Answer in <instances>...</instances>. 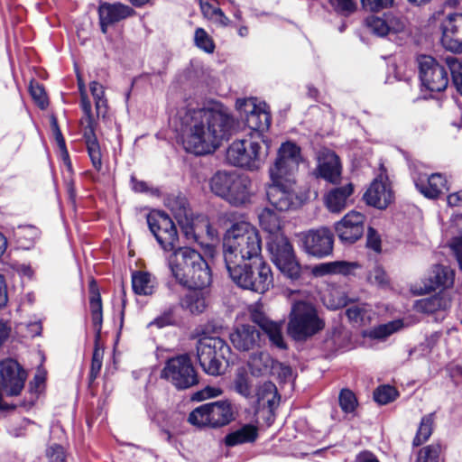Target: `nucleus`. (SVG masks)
I'll list each match as a JSON object with an SVG mask.
<instances>
[{
	"label": "nucleus",
	"mask_w": 462,
	"mask_h": 462,
	"mask_svg": "<svg viewBox=\"0 0 462 462\" xmlns=\"http://www.w3.org/2000/svg\"><path fill=\"white\" fill-rule=\"evenodd\" d=\"M171 296H173L175 302L172 303L169 307V309L162 313V316L156 318L151 323V325H155L158 328H163L165 326L170 325L172 322L173 313H174V310L176 309V302L179 300V298L176 295H174V294H171Z\"/></svg>",
	"instance_id": "nucleus-51"
},
{
	"label": "nucleus",
	"mask_w": 462,
	"mask_h": 462,
	"mask_svg": "<svg viewBox=\"0 0 462 462\" xmlns=\"http://www.w3.org/2000/svg\"><path fill=\"white\" fill-rule=\"evenodd\" d=\"M356 397L349 390H342L339 395V404L346 412H351L356 408Z\"/></svg>",
	"instance_id": "nucleus-54"
},
{
	"label": "nucleus",
	"mask_w": 462,
	"mask_h": 462,
	"mask_svg": "<svg viewBox=\"0 0 462 462\" xmlns=\"http://www.w3.org/2000/svg\"><path fill=\"white\" fill-rule=\"evenodd\" d=\"M442 46L452 52H462V14L447 15L439 23Z\"/></svg>",
	"instance_id": "nucleus-18"
},
{
	"label": "nucleus",
	"mask_w": 462,
	"mask_h": 462,
	"mask_svg": "<svg viewBox=\"0 0 462 462\" xmlns=\"http://www.w3.org/2000/svg\"><path fill=\"white\" fill-rule=\"evenodd\" d=\"M451 306L450 298L445 293H438L434 296L418 300L415 309L422 313H434L439 310H446Z\"/></svg>",
	"instance_id": "nucleus-31"
},
{
	"label": "nucleus",
	"mask_w": 462,
	"mask_h": 462,
	"mask_svg": "<svg viewBox=\"0 0 462 462\" xmlns=\"http://www.w3.org/2000/svg\"><path fill=\"white\" fill-rule=\"evenodd\" d=\"M365 201L374 208L383 209L393 200L392 185L386 169L381 165L380 172L364 194Z\"/></svg>",
	"instance_id": "nucleus-17"
},
{
	"label": "nucleus",
	"mask_w": 462,
	"mask_h": 462,
	"mask_svg": "<svg viewBox=\"0 0 462 462\" xmlns=\"http://www.w3.org/2000/svg\"><path fill=\"white\" fill-rule=\"evenodd\" d=\"M366 245L369 248L374 252L379 253L381 251V238L377 234L376 230L373 227H369L367 230Z\"/></svg>",
	"instance_id": "nucleus-57"
},
{
	"label": "nucleus",
	"mask_w": 462,
	"mask_h": 462,
	"mask_svg": "<svg viewBox=\"0 0 462 462\" xmlns=\"http://www.w3.org/2000/svg\"><path fill=\"white\" fill-rule=\"evenodd\" d=\"M236 106L241 119L250 129L248 136L263 140V133L271 125V115L266 104L254 97H248L237 99Z\"/></svg>",
	"instance_id": "nucleus-9"
},
{
	"label": "nucleus",
	"mask_w": 462,
	"mask_h": 462,
	"mask_svg": "<svg viewBox=\"0 0 462 462\" xmlns=\"http://www.w3.org/2000/svg\"><path fill=\"white\" fill-rule=\"evenodd\" d=\"M46 457L49 462H66L65 450L59 444H51L47 448Z\"/></svg>",
	"instance_id": "nucleus-53"
},
{
	"label": "nucleus",
	"mask_w": 462,
	"mask_h": 462,
	"mask_svg": "<svg viewBox=\"0 0 462 462\" xmlns=\"http://www.w3.org/2000/svg\"><path fill=\"white\" fill-rule=\"evenodd\" d=\"M209 187L216 196L235 207L245 205L254 194L251 179L236 171H217L209 180Z\"/></svg>",
	"instance_id": "nucleus-4"
},
{
	"label": "nucleus",
	"mask_w": 462,
	"mask_h": 462,
	"mask_svg": "<svg viewBox=\"0 0 462 462\" xmlns=\"http://www.w3.org/2000/svg\"><path fill=\"white\" fill-rule=\"evenodd\" d=\"M365 220V217L358 211L352 210L345 215L334 226L339 240L345 244H353L361 238L364 233Z\"/></svg>",
	"instance_id": "nucleus-19"
},
{
	"label": "nucleus",
	"mask_w": 462,
	"mask_h": 462,
	"mask_svg": "<svg viewBox=\"0 0 462 462\" xmlns=\"http://www.w3.org/2000/svg\"><path fill=\"white\" fill-rule=\"evenodd\" d=\"M454 271L443 265H435L429 278L430 284L425 285L424 289L420 290V293H427L439 287L448 288L454 283Z\"/></svg>",
	"instance_id": "nucleus-27"
},
{
	"label": "nucleus",
	"mask_w": 462,
	"mask_h": 462,
	"mask_svg": "<svg viewBox=\"0 0 462 462\" xmlns=\"http://www.w3.org/2000/svg\"><path fill=\"white\" fill-rule=\"evenodd\" d=\"M29 91L32 99L42 109H44L48 106L47 96L42 85L38 82L32 81L30 83Z\"/></svg>",
	"instance_id": "nucleus-50"
},
{
	"label": "nucleus",
	"mask_w": 462,
	"mask_h": 462,
	"mask_svg": "<svg viewBox=\"0 0 462 462\" xmlns=\"http://www.w3.org/2000/svg\"><path fill=\"white\" fill-rule=\"evenodd\" d=\"M451 248L455 252L457 260L459 266L462 270V236L453 239V241L451 243Z\"/></svg>",
	"instance_id": "nucleus-61"
},
{
	"label": "nucleus",
	"mask_w": 462,
	"mask_h": 462,
	"mask_svg": "<svg viewBox=\"0 0 462 462\" xmlns=\"http://www.w3.org/2000/svg\"><path fill=\"white\" fill-rule=\"evenodd\" d=\"M447 65L450 70L453 82L462 95V60L456 57H448Z\"/></svg>",
	"instance_id": "nucleus-43"
},
{
	"label": "nucleus",
	"mask_w": 462,
	"mask_h": 462,
	"mask_svg": "<svg viewBox=\"0 0 462 462\" xmlns=\"http://www.w3.org/2000/svg\"><path fill=\"white\" fill-rule=\"evenodd\" d=\"M364 312L365 309L363 307L359 305H353L346 310V314L349 320L357 323L363 320Z\"/></svg>",
	"instance_id": "nucleus-59"
},
{
	"label": "nucleus",
	"mask_w": 462,
	"mask_h": 462,
	"mask_svg": "<svg viewBox=\"0 0 462 462\" xmlns=\"http://www.w3.org/2000/svg\"><path fill=\"white\" fill-rule=\"evenodd\" d=\"M368 280L371 283L383 285L387 282V276L384 270L380 266H374L368 274Z\"/></svg>",
	"instance_id": "nucleus-56"
},
{
	"label": "nucleus",
	"mask_w": 462,
	"mask_h": 462,
	"mask_svg": "<svg viewBox=\"0 0 462 462\" xmlns=\"http://www.w3.org/2000/svg\"><path fill=\"white\" fill-rule=\"evenodd\" d=\"M270 374H276L284 381L291 380L292 378V370L289 365L274 361L273 366L270 371Z\"/></svg>",
	"instance_id": "nucleus-55"
},
{
	"label": "nucleus",
	"mask_w": 462,
	"mask_h": 462,
	"mask_svg": "<svg viewBox=\"0 0 462 462\" xmlns=\"http://www.w3.org/2000/svg\"><path fill=\"white\" fill-rule=\"evenodd\" d=\"M433 413L422 417L416 436L412 441L413 446H420L430 439L433 431Z\"/></svg>",
	"instance_id": "nucleus-39"
},
{
	"label": "nucleus",
	"mask_w": 462,
	"mask_h": 462,
	"mask_svg": "<svg viewBox=\"0 0 462 462\" xmlns=\"http://www.w3.org/2000/svg\"><path fill=\"white\" fill-rule=\"evenodd\" d=\"M80 125L91 163L99 171L102 169V153L95 134V120L86 121L84 125Z\"/></svg>",
	"instance_id": "nucleus-26"
},
{
	"label": "nucleus",
	"mask_w": 462,
	"mask_h": 462,
	"mask_svg": "<svg viewBox=\"0 0 462 462\" xmlns=\"http://www.w3.org/2000/svg\"><path fill=\"white\" fill-rule=\"evenodd\" d=\"M165 206L171 211L178 223L183 226L184 232L189 236L192 227L189 225L191 211L188 207L187 199L181 196L171 195L165 199Z\"/></svg>",
	"instance_id": "nucleus-25"
},
{
	"label": "nucleus",
	"mask_w": 462,
	"mask_h": 462,
	"mask_svg": "<svg viewBox=\"0 0 462 462\" xmlns=\"http://www.w3.org/2000/svg\"><path fill=\"white\" fill-rule=\"evenodd\" d=\"M353 190L351 183L332 189L325 197L328 209L332 213L341 212L346 207L347 199L352 195Z\"/></svg>",
	"instance_id": "nucleus-28"
},
{
	"label": "nucleus",
	"mask_w": 462,
	"mask_h": 462,
	"mask_svg": "<svg viewBox=\"0 0 462 462\" xmlns=\"http://www.w3.org/2000/svg\"><path fill=\"white\" fill-rule=\"evenodd\" d=\"M11 330L12 328L8 322L0 320V346L7 340Z\"/></svg>",
	"instance_id": "nucleus-62"
},
{
	"label": "nucleus",
	"mask_w": 462,
	"mask_h": 462,
	"mask_svg": "<svg viewBox=\"0 0 462 462\" xmlns=\"http://www.w3.org/2000/svg\"><path fill=\"white\" fill-rule=\"evenodd\" d=\"M358 264L356 263H350L346 261H335L328 263H322L315 265L312 268V273L315 276H324L327 274H349L353 270L356 269Z\"/></svg>",
	"instance_id": "nucleus-32"
},
{
	"label": "nucleus",
	"mask_w": 462,
	"mask_h": 462,
	"mask_svg": "<svg viewBox=\"0 0 462 462\" xmlns=\"http://www.w3.org/2000/svg\"><path fill=\"white\" fill-rule=\"evenodd\" d=\"M441 446L434 443L420 449L416 462H439Z\"/></svg>",
	"instance_id": "nucleus-44"
},
{
	"label": "nucleus",
	"mask_w": 462,
	"mask_h": 462,
	"mask_svg": "<svg viewBox=\"0 0 462 462\" xmlns=\"http://www.w3.org/2000/svg\"><path fill=\"white\" fill-rule=\"evenodd\" d=\"M418 65L423 87L432 92H441L446 89L448 84V76L443 65L429 55L419 56Z\"/></svg>",
	"instance_id": "nucleus-16"
},
{
	"label": "nucleus",
	"mask_w": 462,
	"mask_h": 462,
	"mask_svg": "<svg viewBox=\"0 0 462 462\" xmlns=\"http://www.w3.org/2000/svg\"><path fill=\"white\" fill-rule=\"evenodd\" d=\"M267 247L272 262L284 275L291 280L300 276V265L296 259L293 247L283 234L270 236Z\"/></svg>",
	"instance_id": "nucleus-11"
},
{
	"label": "nucleus",
	"mask_w": 462,
	"mask_h": 462,
	"mask_svg": "<svg viewBox=\"0 0 462 462\" xmlns=\"http://www.w3.org/2000/svg\"><path fill=\"white\" fill-rule=\"evenodd\" d=\"M182 309L197 315L205 311L208 307L207 296L202 290H192L180 300Z\"/></svg>",
	"instance_id": "nucleus-33"
},
{
	"label": "nucleus",
	"mask_w": 462,
	"mask_h": 462,
	"mask_svg": "<svg viewBox=\"0 0 462 462\" xmlns=\"http://www.w3.org/2000/svg\"><path fill=\"white\" fill-rule=\"evenodd\" d=\"M147 223L163 251L169 253L166 262L175 281L189 290H203L209 286L212 273L208 262L189 246L177 247V229L169 216L162 211H152L147 217Z\"/></svg>",
	"instance_id": "nucleus-1"
},
{
	"label": "nucleus",
	"mask_w": 462,
	"mask_h": 462,
	"mask_svg": "<svg viewBox=\"0 0 462 462\" xmlns=\"http://www.w3.org/2000/svg\"><path fill=\"white\" fill-rule=\"evenodd\" d=\"M274 360L266 352H259L250 356L249 367L253 374L261 375L269 374L273 366Z\"/></svg>",
	"instance_id": "nucleus-37"
},
{
	"label": "nucleus",
	"mask_w": 462,
	"mask_h": 462,
	"mask_svg": "<svg viewBox=\"0 0 462 462\" xmlns=\"http://www.w3.org/2000/svg\"><path fill=\"white\" fill-rule=\"evenodd\" d=\"M195 44L198 48L208 53H212L215 50V43L208 33L202 28H198L194 35Z\"/></svg>",
	"instance_id": "nucleus-47"
},
{
	"label": "nucleus",
	"mask_w": 462,
	"mask_h": 462,
	"mask_svg": "<svg viewBox=\"0 0 462 462\" xmlns=\"http://www.w3.org/2000/svg\"><path fill=\"white\" fill-rule=\"evenodd\" d=\"M134 11L132 7L121 3H103L99 5L98 15L103 33H106L107 27L121 20L132 16Z\"/></svg>",
	"instance_id": "nucleus-21"
},
{
	"label": "nucleus",
	"mask_w": 462,
	"mask_h": 462,
	"mask_svg": "<svg viewBox=\"0 0 462 462\" xmlns=\"http://www.w3.org/2000/svg\"><path fill=\"white\" fill-rule=\"evenodd\" d=\"M302 161L300 146L291 141L282 143L273 164L269 168V176L295 178V173Z\"/></svg>",
	"instance_id": "nucleus-14"
},
{
	"label": "nucleus",
	"mask_w": 462,
	"mask_h": 462,
	"mask_svg": "<svg viewBox=\"0 0 462 462\" xmlns=\"http://www.w3.org/2000/svg\"><path fill=\"white\" fill-rule=\"evenodd\" d=\"M447 202L450 207H462V190L449 194Z\"/></svg>",
	"instance_id": "nucleus-64"
},
{
	"label": "nucleus",
	"mask_w": 462,
	"mask_h": 462,
	"mask_svg": "<svg viewBox=\"0 0 462 462\" xmlns=\"http://www.w3.org/2000/svg\"><path fill=\"white\" fill-rule=\"evenodd\" d=\"M324 302L328 308L337 310L345 307L348 300L344 291L332 289L328 295L324 296Z\"/></svg>",
	"instance_id": "nucleus-45"
},
{
	"label": "nucleus",
	"mask_w": 462,
	"mask_h": 462,
	"mask_svg": "<svg viewBox=\"0 0 462 462\" xmlns=\"http://www.w3.org/2000/svg\"><path fill=\"white\" fill-rule=\"evenodd\" d=\"M252 318L262 328L274 346L279 348L286 347L282 332V324L273 322L256 311L252 313Z\"/></svg>",
	"instance_id": "nucleus-29"
},
{
	"label": "nucleus",
	"mask_w": 462,
	"mask_h": 462,
	"mask_svg": "<svg viewBox=\"0 0 462 462\" xmlns=\"http://www.w3.org/2000/svg\"><path fill=\"white\" fill-rule=\"evenodd\" d=\"M196 350L199 363L206 374L217 376L225 373L231 349L222 338L203 336L198 339Z\"/></svg>",
	"instance_id": "nucleus-7"
},
{
	"label": "nucleus",
	"mask_w": 462,
	"mask_h": 462,
	"mask_svg": "<svg viewBox=\"0 0 462 462\" xmlns=\"http://www.w3.org/2000/svg\"><path fill=\"white\" fill-rule=\"evenodd\" d=\"M365 24L372 33L379 37L402 32L406 28L405 21L393 14H384L383 16L371 15L366 18Z\"/></svg>",
	"instance_id": "nucleus-20"
},
{
	"label": "nucleus",
	"mask_w": 462,
	"mask_h": 462,
	"mask_svg": "<svg viewBox=\"0 0 462 462\" xmlns=\"http://www.w3.org/2000/svg\"><path fill=\"white\" fill-rule=\"evenodd\" d=\"M89 88L95 101L97 116H104L106 112V99L105 97L104 87L97 81H92L89 84Z\"/></svg>",
	"instance_id": "nucleus-40"
},
{
	"label": "nucleus",
	"mask_w": 462,
	"mask_h": 462,
	"mask_svg": "<svg viewBox=\"0 0 462 462\" xmlns=\"http://www.w3.org/2000/svg\"><path fill=\"white\" fill-rule=\"evenodd\" d=\"M184 149L198 155L213 152L227 138L233 118L217 108L199 107L193 103L182 104L171 118Z\"/></svg>",
	"instance_id": "nucleus-2"
},
{
	"label": "nucleus",
	"mask_w": 462,
	"mask_h": 462,
	"mask_svg": "<svg viewBox=\"0 0 462 462\" xmlns=\"http://www.w3.org/2000/svg\"><path fill=\"white\" fill-rule=\"evenodd\" d=\"M97 342H98V340L97 341L96 340V346H95V349L93 352V356H92L90 374H89L91 380H94L97 378V376L98 375V374L101 370V367H102L103 351L100 348H98Z\"/></svg>",
	"instance_id": "nucleus-52"
},
{
	"label": "nucleus",
	"mask_w": 462,
	"mask_h": 462,
	"mask_svg": "<svg viewBox=\"0 0 462 462\" xmlns=\"http://www.w3.org/2000/svg\"><path fill=\"white\" fill-rule=\"evenodd\" d=\"M260 337V331L255 326L250 324L238 326L230 334L234 347L240 351H249L257 346Z\"/></svg>",
	"instance_id": "nucleus-23"
},
{
	"label": "nucleus",
	"mask_w": 462,
	"mask_h": 462,
	"mask_svg": "<svg viewBox=\"0 0 462 462\" xmlns=\"http://www.w3.org/2000/svg\"><path fill=\"white\" fill-rule=\"evenodd\" d=\"M8 301L7 286L3 275L0 274V309Z\"/></svg>",
	"instance_id": "nucleus-63"
},
{
	"label": "nucleus",
	"mask_w": 462,
	"mask_h": 462,
	"mask_svg": "<svg viewBox=\"0 0 462 462\" xmlns=\"http://www.w3.org/2000/svg\"><path fill=\"white\" fill-rule=\"evenodd\" d=\"M318 171L319 177L327 181L336 183L341 176V163L338 156L328 149H322L318 156Z\"/></svg>",
	"instance_id": "nucleus-22"
},
{
	"label": "nucleus",
	"mask_w": 462,
	"mask_h": 462,
	"mask_svg": "<svg viewBox=\"0 0 462 462\" xmlns=\"http://www.w3.org/2000/svg\"><path fill=\"white\" fill-rule=\"evenodd\" d=\"M256 398L259 405L267 406L270 410L279 403L276 386L271 382H265L258 387Z\"/></svg>",
	"instance_id": "nucleus-35"
},
{
	"label": "nucleus",
	"mask_w": 462,
	"mask_h": 462,
	"mask_svg": "<svg viewBox=\"0 0 462 462\" xmlns=\"http://www.w3.org/2000/svg\"><path fill=\"white\" fill-rule=\"evenodd\" d=\"M78 85H79V91L80 94V106L84 113V116L80 120V125H84L86 121L94 120V117L92 115L91 103L87 95V89H86L85 83L79 75H78Z\"/></svg>",
	"instance_id": "nucleus-41"
},
{
	"label": "nucleus",
	"mask_w": 462,
	"mask_h": 462,
	"mask_svg": "<svg viewBox=\"0 0 462 462\" xmlns=\"http://www.w3.org/2000/svg\"><path fill=\"white\" fill-rule=\"evenodd\" d=\"M417 189L426 198L436 199L448 189L447 179L440 173L420 175L414 179Z\"/></svg>",
	"instance_id": "nucleus-24"
},
{
	"label": "nucleus",
	"mask_w": 462,
	"mask_h": 462,
	"mask_svg": "<svg viewBox=\"0 0 462 462\" xmlns=\"http://www.w3.org/2000/svg\"><path fill=\"white\" fill-rule=\"evenodd\" d=\"M162 376L180 390L190 388L199 383L197 372L188 355L170 358L162 371Z\"/></svg>",
	"instance_id": "nucleus-13"
},
{
	"label": "nucleus",
	"mask_w": 462,
	"mask_h": 462,
	"mask_svg": "<svg viewBox=\"0 0 462 462\" xmlns=\"http://www.w3.org/2000/svg\"><path fill=\"white\" fill-rule=\"evenodd\" d=\"M260 225L263 229L270 234V236H274L282 234L281 219L279 216L270 208H264L259 215Z\"/></svg>",
	"instance_id": "nucleus-38"
},
{
	"label": "nucleus",
	"mask_w": 462,
	"mask_h": 462,
	"mask_svg": "<svg viewBox=\"0 0 462 462\" xmlns=\"http://www.w3.org/2000/svg\"><path fill=\"white\" fill-rule=\"evenodd\" d=\"M398 393L396 389L390 385L378 387L374 393V398L380 404H387L396 399Z\"/></svg>",
	"instance_id": "nucleus-49"
},
{
	"label": "nucleus",
	"mask_w": 462,
	"mask_h": 462,
	"mask_svg": "<svg viewBox=\"0 0 462 462\" xmlns=\"http://www.w3.org/2000/svg\"><path fill=\"white\" fill-rule=\"evenodd\" d=\"M89 305L91 310L92 323L96 330V337L97 341L99 339L103 322L102 301L97 282L93 279L89 282Z\"/></svg>",
	"instance_id": "nucleus-30"
},
{
	"label": "nucleus",
	"mask_w": 462,
	"mask_h": 462,
	"mask_svg": "<svg viewBox=\"0 0 462 462\" xmlns=\"http://www.w3.org/2000/svg\"><path fill=\"white\" fill-rule=\"evenodd\" d=\"M402 325V321L400 319L382 324L371 330L370 337L376 339H384L393 333L400 330Z\"/></svg>",
	"instance_id": "nucleus-42"
},
{
	"label": "nucleus",
	"mask_w": 462,
	"mask_h": 462,
	"mask_svg": "<svg viewBox=\"0 0 462 462\" xmlns=\"http://www.w3.org/2000/svg\"><path fill=\"white\" fill-rule=\"evenodd\" d=\"M229 277L240 288L257 293H264L273 285L269 264L263 261L226 264Z\"/></svg>",
	"instance_id": "nucleus-5"
},
{
	"label": "nucleus",
	"mask_w": 462,
	"mask_h": 462,
	"mask_svg": "<svg viewBox=\"0 0 462 462\" xmlns=\"http://www.w3.org/2000/svg\"><path fill=\"white\" fill-rule=\"evenodd\" d=\"M362 5L370 11H379L393 5V0H361Z\"/></svg>",
	"instance_id": "nucleus-58"
},
{
	"label": "nucleus",
	"mask_w": 462,
	"mask_h": 462,
	"mask_svg": "<svg viewBox=\"0 0 462 462\" xmlns=\"http://www.w3.org/2000/svg\"><path fill=\"white\" fill-rule=\"evenodd\" d=\"M303 251L313 257L324 258L333 253L334 235L326 226L310 229L300 234Z\"/></svg>",
	"instance_id": "nucleus-15"
},
{
	"label": "nucleus",
	"mask_w": 462,
	"mask_h": 462,
	"mask_svg": "<svg viewBox=\"0 0 462 462\" xmlns=\"http://www.w3.org/2000/svg\"><path fill=\"white\" fill-rule=\"evenodd\" d=\"M221 394V390L215 387H206L201 392H198L196 393L197 400H204L207 398H213L219 396Z\"/></svg>",
	"instance_id": "nucleus-60"
},
{
	"label": "nucleus",
	"mask_w": 462,
	"mask_h": 462,
	"mask_svg": "<svg viewBox=\"0 0 462 462\" xmlns=\"http://www.w3.org/2000/svg\"><path fill=\"white\" fill-rule=\"evenodd\" d=\"M234 383L236 392L240 395L245 398H251L253 396L249 376L245 371H239L236 374Z\"/></svg>",
	"instance_id": "nucleus-46"
},
{
	"label": "nucleus",
	"mask_w": 462,
	"mask_h": 462,
	"mask_svg": "<svg viewBox=\"0 0 462 462\" xmlns=\"http://www.w3.org/2000/svg\"><path fill=\"white\" fill-rule=\"evenodd\" d=\"M133 290L139 295H152L155 289V280L148 273L136 272L132 277Z\"/></svg>",
	"instance_id": "nucleus-36"
},
{
	"label": "nucleus",
	"mask_w": 462,
	"mask_h": 462,
	"mask_svg": "<svg viewBox=\"0 0 462 462\" xmlns=\"http://www.w3.org/2000/svg\"><path fill=\"white\" fill-rule=\"evenodd\" d=\"M266 187L269 202L280 211L296 208L300 205L295 178L269 176Z\"/></svg>",
	"instance_id": "nucleus-12"
},
{
	"label": "nucleus",
	"mask_w": 462,
	"mask_h": 462,
	"mask_svg": "<svg viewBox=\"0 0 462 462\" xmlns=\"http://www.w3.org/2000/svg\"><path fill=\"white\" fill-rule=\"evenodd\" d=\"M325 327L314 304L297 300L291 305L287 326L288 334L295 340H306L320 332Z\"/></svg>",
	"instance_id": "nucleus-6"
},
{
	"label": "nucleus",
	"mask_w": 462,
	"mask_h": 462,
	"mask_svg": "<svg viewBox=\"0 0 462 462\" xmlns=\"http://www.w3.org/2000/svg\"><path fill=\"white\" fill-rule=\"evenodd\" d=\"M257 438V429L250 424H246L239 430L233 431L226 436L225 443L226 446L233 447L243 443L253 442Z\"/></svg>",
	"instance_id": "nucleus-34"
},
{
	"label": "nucleus",
	"mask_w": 462,
	"mask_h": 462,
	"mask_svg": "<svg viewBox=\"0 0 462 462\" xmlns=\"http://www.w3.org/2000/svg\"><path fill=\"white\" fill-rule=\"evenodd\" d=\"M235 420L234 410L227 401L205 403L192 411L189 422L197 427L219 428Z\"/></svg>",
	"instance_id": "nucleus-10"
},
{
	"label": "nucleus",
	"mask_w": 462,
	"mask_h": 462,
	"mask_svg": "<svg viewBox=\"0 0 462 462\" xmlns=\"http://www.w3.org/2000/svg\"><path fill=\"white\" fill-rule=\"evenodd\" d=\"M334 11L343 16H349L357 9L356 0H329Z\"/></svg>",
	"instance_id": "nucleus-48"
},
{
	"label": "nucleus",
	"mask_w": 462,
	"mask_h": 462,
	"mask_svg": "<svg viewBox=\"0 0 462 462\" xmlns=\"http://www.w3.org/2000/svg\"><path fill=\"white\" fill-rule=\"evenodd\" d=\"M262 241L258 230L246 221L234 223L223 238L225 264L262 261Z\"/></svg>",
	"instance_id": "nucleus-3"
},
{
	"label": "nucleus",
	"mask_w": 462,
	"mask_h": 462,
	"mask_svg": "<svg viewBox=\"0 0 462 462\" xmlns=\"http://www.w3.org/2000/svg\"><path fill=\"white\" fill-rule=\"evenodd\" d=\"M264 140L246 135L241 140L234 141L226 151V160L234 166L249 171H257L264 163L268 155L269 145Z\"/></svg>",
	"instance_id": "nucleus-8"
}]
</instances>
